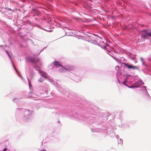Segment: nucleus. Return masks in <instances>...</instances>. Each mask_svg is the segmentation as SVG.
<instances>
[{"label":"nucleus","mask_w":151,"mask_h":151,"mask_svg":"<svg viewBox=\"0 0 151 151\" xmlns=\"http://www.w3.org/2000/svg\"><path fill=\"white\" fill-rule=\"evenodd\" d=\"M62 67V68H63L61 69H60V72H62L64 71V70H67V69H66L64 68H63V66Z\"/></svg>","instance_id":"nucleus-10"},{"label":"nucleus","mask_w":151,"mask_h":151,"mask_svg":"<svg viewBox=\"0 0 151 151\" xmlns=\"http://www.w3.org/2000/svg\"><path fill=\"white\" fill-rule=\"evenodd\" d=\"M14 68L15 69V70H17V69H16V68L15 67Z\"/></svg>","instance_id":"nucleus-19"},{"label":"nucleus","mask_w":151,"mask_h":151,"mask_svg":"<svg viewBox=\"0 0 151 151\" xmlns=\"http://www.w3.org/2000/svg\"><path fill=\"white\" fill-rule=\"evenodd\" d=\"M13 66L14 68L15 67L13 63Z\"/></svg>","instance_id":"nucleus-18"},{"label":"nucleus","mask_w":151,"mask_h":151,"mask_svg":"<svg viewBox=\"0 0 151 151\" xmlns=\"http://www.w3.org/2000/svg\"><path fill=\"white\" fill-rule=\"evenodd\" d=\"M124 64L127 68L129 69H137L138 67L136 66H134L132 65H128L125 63H124Z\"/></svg>","instance_id":"nucleus-3"},{"label":"nucleus","mask_w":151,"mask_h":151,"mask_svg":"<svg viewBox=\"0 0 151 151\" xmlns=\"http://www.w3.org/2000/svg\"><path fill=\"white\" fill-rule=\"evenodd\" d=\"M143 99L145 101H149L150 100V97L146 91H143L142 93Z\"/></svg>","instance_id":"nucleus-1"},{"label":"nucleus","mask_w":151,"mask_h":151,"mask_svg":"<svg viewBox=\"0 0 151 151\" xmlns=\"http://www.w3.org/2000/svg\"><path fill=\"white\" fill-rule=\"evenodd\" d=\"M30 61L32 63H37L40 61V59L39 58H32L30 59Z\"/></svg>","instance_id":"nucleus-4"},{"label":"nucleus","mask_w":151,"mask_h":151,"mask_svg":"<svg viewBox=\"0 0 151 151\" xmlns=\"http://www.w3.org/2000/svg\"><path fill=\"white\" fill-rule=\"evenodd\" d=\"M39 72L40 73H44V72L43 71H41V70L39 71Z\"/></svg>","instance_id":"nucleus-14"},{"label":"nucleus","mask_w":151,"mask_h":151,"mask_svg":"<svg viewBox=\"0 0 151 151\" xmlns=\"http://www.w3.org/2000/svg\"><path fill=\"white\" fill-rule=\"evenodd\" d=\"M67 69L69 71L73 70L75 68L72 65H68L67 66Z\"/></svg>","instance_id":"nucleus-7"},{"label":"nucleus","mask_w":151,"mask_h":151,"mask_svg":"<svg viewBox=\"0 0 151 151\" xmlns=\"http://www.w3.org/2000/svg\"><path fill=\"white\" fill-rule=\"evenodd\" d=\"M54 64L55 66L58 68L59 67H62V65L60 64V62L57 61H55L54 62Z\"/></svg>","instance_id":"nucleus-6"},{"label":"nucleus","mask_w":151,"mask_h":151,"mask_svg":"<svg viewBox=\"0 0 151 151\" xmlns=\"http://www.w3.org/2000/svg\"><path fill=\"white\" fill-rule=\"evenodd\" d=\"M143 33L141 35V36L142 37L145 38H147V30H143Z\"/></svg>","instance_id":"nucleus-5"},{"label":"nucleus","mask_w":151,"mask_h":151,"mask_svg":"<svg viewBox=\"0 0 151 151\" xmlns=\"http://www.w3.org/2000/svg\"><path fill=\"white\" fill-rule=\"evenodd\" d=\"M140 60L142 61V63H144V61L143 59V58H140Z\"/></svg>","instance_id":"nucleus-11"},{"label":"nucleus","mask_w":151,"mask_h":151,"mask_svg":"<svg viewBox=\"0 0 151 151\" xmlns=\"http://www.w3.org/2000/svg\"><path fill=\"white\" fill-rule=\"evenodd\" d=\"M29 88L30 90L32 91H30L29 93V98L30 97L32 98H37L36 97L37 96L33 93L34 91H33V88L32 86L30 83L29 82Z\"/></svg>","instance_id":"nucleus-2"},{"label":"nucleus","mask_w":151,"mask_h":151,"mask_svg":"<svg viewBox=\"0 0 151 151\" xmlns=\"http://www.w3.org/2000/svg\"><path fill=\"white\" fill-rule=\"evenodd\" d=\"M39 81L40 82H42L43 81V80L41 79H40L39 80Z\"/></svg>","instance_id":"nucleus-13"},{"label":"nucleus","mask_w":151,"mask_h":151,"mask_svg":"<svg viewBox=\"0 0 151 151\" xmlns=\"http://www.w3.org/2000/svg\"><path fill=\"white\" fill-rule=\"evenodd\" d=\"M6 52L7 53V54H8V55H9V53H8V51H7V50H6Z\"/></svg>","instance_id":"nucleus-17"},{"label":"nucleus","mask_w":151,"mask_h":151,"mask_svg":"<svg viewBox=\"0 0 151 151\" xmlns=\"http://www.w3.org/2000/svg\"><path fill=\"white\" fill-rule=\"evenodd\" d=\"M7 150V148H5L3 150V151H6V150Z\"/></svg>","instance_id":"nucleus-15"},{"label":"nucleus","mask_w":151,"mask_h":151,"mask_svg":"<svg viewBox=\"0 0 151 151\" xmlns=\"http://www.w3.org/2000/svg\"><path fill=\"white\" fill-rule=\"evenodd\" d=\"M33 11L37 14L39 15L40 14V12L36 9H33Z\"/></svg>","instance_id":"nucleus-8"},{"label":"nucleus","mask_w":151,"mask_h":151,"mask_svg":"<svg viewBox=\"0 0 151 151\" xmlns=\"http://www.w3.org/2000/svg\"><path fill=\"white\" fill-rule=\"evenodd\" d=\"M147 34L148 36L151 37V31L150 30H147Z\"/></svg>","instance_id":"nucleus-9"},{"label":"nucleus","mask_w":151,"mask_h":151,"mask_svg":"<svg viewBox=\"0 0 151 151\" xmlns=\"http://www.w3.org/2000/svg\"><path fill=\"white\" fill-rule=\"evenodd\" d=\"M41 151H46V150L45 149H44L42 150H41Z\"/></svg>","instance_id":"nucleus-16"},{"label":"nucleus","mask_w":151,"mask_h":151,"mask_svg":"<svg viewBox=\"0 0 151 151\" xmlns=\"http://www.w3.org/2000/svg\"><path fill=\"white\" fill-rule=\"evenodd\" d=\"M122 84L126 86V82L125 81H124L122 82Z\"/></svg>","instance_id":"nucleus-12"}]
</instances>
